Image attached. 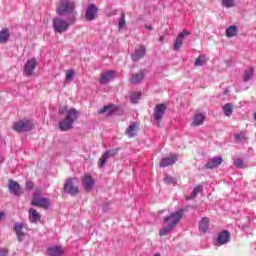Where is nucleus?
Masks as SVG:
<instances>
[{"instance_id": "obj_14", "label": "nucleus", "mask_w": 256, "mask_h": 256, "mask_svg": "<svg viewBox=\"0 0 256 256\" xmlns=\"http://www.w3.org/2000/svg\"><path fill=\"white\" fill-rule=\"evenodd\" d=\"M115 75H117V72L113 70L107 71L106 73L101 75L100 84L107 85L109 81H113V79H115Z\"/></svg>"}, {"instance_id": "obj_1", "label": "nucleus", "mask_w": 256, "mask_h": 256, "mask_svg": "<svg viewBox=\"0 0 256 256\" xmlns=\"http://www.w3.org/2000/svg\"><path fill=\"white\" fill-rule=\"evenodd\" d=\"M56 11L58 15L67 16V21L62 18H54L52 25L56 33H65L69 29V25H73L76 21L77 11H75V3L71 1L62 2Z\"/></svg>"}, {"instance_id": "obj_16", "label": "nucleus", "mask_w": 256, "mask_h": 256, "mask_svg": "<svg viewBox=\"0 0 256 256\" xmlns=\"http://www.w3.org/2000/svg\"><path fill=\"white\" fill-rule=\"evenodd\" d=\"M146 51L147 49L145 46H140L138 49H135L134 53L131 55L132 61L137 62L143 59V57H145Z\"/></svg>"}, {"instance_id": "obj_29", "label": "nucleus", "mask_w": 256, "mask_h": 256, "mask_svg": "<svg viewBox=\"0 0 256 256\" xmlns=\"http://www.w3.org/2000/svg\"><path fill=\"white\" fill-rule=\"evenodd\" d=\"M139 99H141V92H133L130 94V101L134 105H137V103H139Z\"/></svg>"}, {"instance_id": "obj_17", "label": "nucleus", "mask_w": 256, "mask_h": 256, "mask_svg": "<svg viewBox=\"0 0 256 256\" xmlns=\"http://www.w3.org/2000/svg\"><path fill=\"white\" fill-rule=\"evenodd\" d=\"M221 163H223V158L221 156L211 158L205 164V169H215L216 167H219Z\"/></svg>"}, {"instance_id": "obj_38", "label": "nucleus", "mask_w": 256, "mask_h": 256, "mask_svg": "<svg viewBox=\"0 0 256 256\" xmlns=\"http://www.w3.org/2000/svg\"><path fill=\"white\" fill-rule=\"evenodd\" d=\"M222 7H226L227 9L231 7H235V2L233 1H222Z\"/></svg>"}, {"instance_id": "obj_12", "label": "nucleus", "mask_w": 256, "mask_h": 256, "mask_svg": "<svg viewBox=\"0 0 256 256\" xmlns=\"http://www.w3.org/2000/svg\"><path fill=\"white\" fill-rule=\"evenodd\" d=\"M189 35H191V32L187 30H183L181 33L178 34L177 38L174 41V51H179L181 49V45H183V39H185V37H189Z\"/></svg>"}, {"instance_id": "obj_28", "label": "nucleus", "mask_w": 256, "mask_h": 256, "mask_svg": "<svg viewBox=\"0 0 256 256\" xmlns=\"http://www.w3.org/2000/svg\"><path fill=\"white\" fill-rule=\"evenodd\" d=\"M206 63L207 58L205 57V55H201L195 60L194 65L195 67H203V65H205Z\"/></svg>"}, {"instance_id": "obj_37", "label": "nucleus", "mask_w": 256, "mask_h": 256, "mask_svg": "<svg viewBox=\"0 0 256 256\" xmlns=\"http://www.w3.org/2000/svg\"><path fill=\"white\" fill-rule=\"evenodd\" d=\"M73 77H75V70H68L66 72V81H73Z\"/></svg>"}, {"instance_id": "obj_26", "label": "nucleus", "mask_w": 256, "mask_h": 256, "mask_svg": "<svg viewBox=\"0 0 256 256\" xmlns=\"http://www.w3.org/2000/svg\"><path fill=\"white\" fill-rule=\"evenodd\" d=\"M199 229L203 231V233H207V229H209V218L204 217L199 222Z\"/></svg>"}, {"instance_id": "obj_36", "label": "nucleus", "mask_w": 256, "mask_h": 256, "mask_svg": "<svg viewBox=\"0 0 256 256\" xmlns=\"http://www.w3.org/2000/svg\"><path fill=\"white\" fill-rule=\"evenodd\" d=\"M164 182L167 184V185H176L177 184V180L171 176H166L164 178Z\"/></svg>"}, {"instance_id": "obj_19", "label": "nucleus", "mask_w": 256, "mask_h": 256, "mask_svg": "<svg viewBox=\"0 0 256 256\" xmlns=\"http://www.w3.org/2000/svg\"><path fill=\"white\" fill-rule=\"evenodd\" d=\"M65 250L61 246H53L47 249V255L49 256H63Z\"/></svg>"}, {"instance_id": "obj_45", "label": "nucleus", "mask_w": 256, "mask_h": 256, "mask_svg": "<svg viewBox=\"0 0 256 256\" xmlns=\"http://www.w3.org/2000/svg\"><path fill=\"white\" fill-rule=\"evenodd\" d=\"M145 28L148 29V31H151L153 29V27H151V25H145Z\"/></svg>"}, {"instance_id": "obj_20", "label": "nucleus", "mask_w": 256, "mask_h": 256, "mask_svg": "<svg viewBox=\"0 0 256 256\" xmlns=\"http://www.w3.org/2000/svg\"><path fill=\"white\" fill-rule=\"evenodd\" d=\"M29 220L31 223H39L41 221V214L35 208L29 209Z\"/></svg>"}, {"instance_id": "obj_21", "label": "nucleus", "mask_w": 256, "mask_h": 256, "mask_svg": "<svg viewBox=\"0 0 256 256\" xmlns=\"http://www.w3.org/2000/svg\"><path fill=\"white\" fill-rule=\"evenodd\" d=\"M229 237H231L229 231L224 230L218 235L217 241L220 245H226V243H229Z\"/></svg>"}, {"instance_id": "obj_27", "label": "nucleus", "mask_w": 256, "mask_h": 256, "mask_svg": "<svg viewBox=\"0 0 256 256\" xmlns=\"http://www.w3.org/2000/svg\"><path fill=\"white\" fill-rule=\"evenodd\" d=\"M222 109L226 117H231V115H233V104H225Z\"/></svg>"}, {"instance_id": "obj_42", "label": "nucleus", "mask_w": 256, "mask_h": 256, "mask_svg": "<svg viewBox=\"0 0 256 256\" xmlns=\"http://www.w3.org/2000/svg\"><path fill=\"white\" fill-rule=\"evenodd\" d=\"M235 139L236 141H245V135H243L242 133L235 134Z\"/></svg>"}, {"instance_id": "obj_50", "label": "nucleus", "mask_w": 256, "mask_h": 256, "mask_svg": "<svg viewBox=\"0 0 256 256\" xmlns=\"http://www.w3.org/2000/svg\"><path fill=\"white\" fill-rule=\"evenodd\" d=\"M222 1H233V0H222Z\"/></svg>"}, {"instance_id": "obj_46", "label": "nucleus", "mask_w": 256, "mask_h": 256, "mask_svg": "<svg viewBox=\"0 0 256 256\" xmlns=\"http://www.w3.org/2000/svg\"><path fill=\"white\" fill-rule=\"evenodd\" d=\"M3 217H5V213L4 212H0V221H1V219H3Z\"/></svg>"}, {"instance_id": "obj_32", "label": "nucleus", "mask_w": 256, "mask_h": 256, "mask_svg": "<svg viewBox=\"0 0 256 256\" xmlns=\"http://www.w3.org/2000/svg\"><path fill=\"white\" fill-rule=\"evenodd\" d=\"M173 226H170L169 224L167 225V227H164L163 229H161L159 231V235L161 237H165V235H169V233H171L173 231Z\"/></svg>"}, {"instance_id": "obj_33", "label": "nucleus", "mask_w": 256, "mask_h": 256, "mask_svg": "<svg viewBox=\"0 0 256 256\" xmlns=\"http://www.w3.org/2000/svg\"><path fill=\"white\" fill-rule=\"evenodd\" d=\"M113 104L104 106L100 111L99 114L103 115V113H107V115H111L113 113Z\"/></svg>"}, {"instance_id": "obj_44", "label": "nucleus", "mask_w": 256, "mask_h": 256, "mask_svg": "<svg viewBox=\"0 0 256 256\" xmlns=\"http://www.w3.org/2000/svg\"><path fill=\"white\" fill-rule=\"evenodd\" d=\"M159 42L160 43H165V36H160Z\"/></svg>"}, {"instance_id": "obj_4", "label": "nucleus", "mask_w": 256, "mask_h": 256, "mask_svg": "<svg viewBox=\"0 0 256 256\" xmlns=\"http://www.w3.org/2000/svg\"><path fill=\"white\" fill-rule=\"evenodd\" d=\"M64 193L68 195H78L79 194V182L75 178H68L64 183Z\"/></svg>"}, {"instance_id": "obj_49", "label": "nucleus", "mask_w": 256, "mask_h": 256, "mask_svg": "<svg viewBox=\"0 0 256 256\" xmlns=\"http://www.w3.org/2000/svg\"><path fill=\"white\" fill-rule=\"evenodd\" d=\"M154 256H161V254L157 253V254H155Z\"/></svg>"}, {"instance_id": "obj_3", "label": "nucleus", "mask_w": 256, "mask_h": 256, "mask_svg": "<svg viewBox=\"0 0 256 256\" xmlns=\"http://www.w3.org/2000/svg\"><path fill=\"white\" fill-rule=\"evenodd\" d=\"M41 190H36L33 194L31 205L33 207H41L42 209H49L51 207V200L49 198L41 197Z\"/></svg>"}, {"instance_id": "obj_47", "label": "nucleus", "mask_w": 256, "mask_h": 256, "mask_svg": "<svg viewBox=\"0 0 256 256\" xmlns=\"http://www.w3.org/2000/svg\"><path fill=\"white\" fill-rule=\"evenodd\" d=\"M3 161H5V159L3 158V156H0V164L3 163Z\"/></svg>"}, {"instance_id": "obj_15", "label": "nucleus", "mask_w": 256, "mask_h": 256, "mask_svg": "<svg viewBox=\"0 0 256 256\" xmlns=\"http://www.w3.org/2000/svg\"><path fill=\"white\" fill-rule=\"evenodd\" d=\"M82 185L84 189H86V191H91V189L95 187V180H93V177H91V175L86 174L82 179Z\"/></svg>"}, {"instance_id": "obj_5", "label": "nucleus", "mask_w": 256, "mask_h": 256, "mask_svg": "<svg viewBox=\"0 0 256 256\" xmlns=\"http://www.w3.org/2000/svg\"><path fill=\"white\" fill-rule=\"evenodd\" d=\"M13 129L16 133H27L33 129V122L29 119H22L14 123Z\"/></svg>"}, {"instance_id": "obj_24", "label": "nucleus", "mask_w": 256, "mask_h": 256, "mask_svg": "<svg viewBox=\"0 0 256 256\" xmlns=\"http://www.w3.org/2000/svg\"><path fill=\"white\" fill-rule=\"evenodd\" d=\"M9 37H11L9 30L7 28H3L0 31V43H2V44L7 43V41H9Z\"/></svg>"}, {"instance_id": "obj_39", "label": "nucleus", "mask_w": 256, "mask_h": 256, "mask_svg": "<svg viewBox=\"0 0 256 256\" xmlns=\"http://www.w3.org/2000/svg\"><path fill=\"white\" fill-rule=\"evenodd\" d=\"M118 23H119L120 29L125 27V13L123 12L121 13V17L119 18Z\"/></svg>"}, {"instance_id": "obj_30", "label": "nucleus", "mask_w": 256, "mask_h": 256, "mask_svg": "<svg viewBox=\"0 0 256 256\" xmlns=\"http://www.w3.org/2000/svg\"><path fill=\"white\" fill-rule=\"evenodd\" d=\"M137 129H139L137 124L130 125L126 130L128 137H135V131H137Z\"/></svg>"}, {"instance_id": "obj_6", "label": "nucleus", "mask_w": 256, "mask_h": 256, "mask_svg": "<svg viewBox=\"0 0 256 256\" xmlns=\"http://www.w3.org/2000/svg\"><path fill=\"white\" fill-rule=\"evenodd\" d=\"M183 209H179L176 212L170 214V216L164 218V223H168L170 227L174 228L177 227L179 221L183 219Z\"/></svg>"}, {"instance_id": "obj_13", "label": "nucleus", "mask_w": 256, "mask_h": 256, "mask_svg": "<svg viewBox=\"0 0 256 256\" xmlns=\"http://www.w3.org/2000/svg\"><path fill=\"white\" fill-rule=\"evenodd\" d=\"M25 227H27V225L19 222H16L14 225V231L16 233L19 243H23V237H25V233L23 232V229H25Z\"/></svg>"}, {"instance_id": "obj_7", "label": "nucleus", "mask_w": 256, "mask_h": 256, "mask_svg": "<svg viewBox=\"0 0 256 256\" xmlns=\"http://www.w3.org/2000/svg\"><path fill=\"white\" fill-rule=\"evenodd\" d=\"M117 153H119V148L106 150L99 159L98 167H100V169H103V167H105V163H107V160L116 157Z\"/></svg>"}, {"instance_id": "obj_34", "label": "nucleus", "mask_w": 256, "mask_h": 256, "mask_svg": "<svg viewBox=\"0 0 256 256\" xmlns=\"http://www.w3.org/2000/svg\"><path fill=\"white\" fill-rule=\"evenodd\" d=\"M201 191H203V187L202 186H196L193 189L189 199H195V197H197V195H199V193H201Z\"/></svg>"}, {"instance_id": "obj_48", "label": "nucleus", "mask_w": 256, "mask_h": 256, "mask_svg": "<svg viewBox=\"0 0 256 256\" xmlns=\"http://www.w3.org/2000/svg\"><path fill=\"white\" fill-rule=\"evenodd\" d=\"M229 93V90L228 89H225L224 90V95H227Z\"/></svg>"}, {"instance_id": "obj_22", "label": "nucleus", "mask_w": 256, "mask_h": 256, "mask_svg": "<svg viewBox=\"0 0 256 256\" xmlns=\"http://www.w3.org/2000/svg\"><path fill=\"white\" fill-rule=\"evenodd\" d=\"M177 161V155H173L171 157L163 158L160 161V167H169V165H175Z\"/></svg>"}, {"instance_id": "obj_2", "label": "nucleus", "mask_w": 256, "mask_h": 256, "mask_svg": "<svg viewBox=\"0 0 256 256\" xmlns=\"http://www.w3.org/2000/svg\"><path fill=\"white\" fill-rule=\"evenodd\" d=\"M79 119V111L71 108L67 111L66 117L59 122L60 131H70L73 129V123Z\"/></svg>"}, {"instance_id": "obj_10", "label": "nucleus", "mask_w": 256, "mask_h": 256, "mask_svg": "<svg viewBox=\"0 0 256 256\" xmlns=\"http://www.w3.org/2000/svg\"><path fill=\"white\" fill-rule=\"evenodd\" d=\"M165 111H167V105L163 103L156 105L153 113L154 121H157L159 123V121L163 119Z\"/></svg>"}, {"instance_id": "obj_40", "label": "nucleus", "mask_w": 256, "mask_h": 256, "mask_svg": "<svg viewBox=\"0 0 256 256\" xmlns=\"http://www.w3.org/2000/svg\"><path fill=\"white\" fill-rule=\"evenodd\" d=\"M34 187H35V184L33 183V181L28 180V181L26 182V189H27V191L33 190Z\"/></svg>"}, {"instance_id": "obj_18", "label": "nucleus", "mask_w": 256, "mask_h": 256, "mask_svg": "<svg viewBox=\"0 0 256 256\" xmlns=\"http://www.w3.org/2000/svg\"><path fill=\"white\" fill-rule=\"evenodd\" d=\"M143 79H145V72L143 70H140L136 74L132 75V77L130 78V83H132V85H139V83H141Z\"/></svg>"}, {"instance_id": "obj_9", "label": "nucleus", "mask_w": 256, "mask_h": 256, "mask_svg": "<svg viewBox=\"0 0 256 256\" xmlns=\"http://www.w3.org/2000/svg\"><path fill=\"white\" fill-rule=\"evenodd\" d=\"M8 190L12 195H15L16 197H20V195H23L21 185L18 184V182L13 179L8 180Z\"/></svg>"}, {"instance_id": "obj_41", "label": "nucleus", "mask_w": 256, "mask_h": 256, "mask_svg": "<svg viewBox=\"0 0 256 256\" xmlns=\"http://www.w3.org/2000/svg\"><path fill=\"white\" fill-rule=\"evenodd\" d=\"M8 255H9V249L0 248V256H8Z\"/></svg>"}, {"instance_id": "obj_43", "label": "nucleus", "mask_w": 256, "mask_h": 256, "mask_svg": "<svg viewBox=\"0 0 256 256\" xmlns=\"http://www.w3.org/2000/svg\"><path fill=\"white\" fill-rule=\"evenodd\" d=\"M67 111H69L67 110V107H62V108H59L58 113H60V115H65L66 113L67 115Z\"/></svg>"}, {"instance_id": "obj_8", "label": "nucleus", "mask_w": 256, "mask_h": 256, "mask_svg": "<svg viewBox=\"0 0 256 256\" xmlns=\"http://www.w3.org/2000/svg\"><path fill=\"white\" fill-rule=\"evenodd\" d=\"M99 15V7L95 4H88L85 13L86 21H95Z\"/></svg>"}, {"instance_id": "obj_23", "label": "nucleus", "mask_w": 256, "mask_h": 256, "mask_svg": "<svg viewBox=\"0 0 256 256\" xmlns=\"http://www.w3.org/2000/svg\"><path fill=\"white\" fill-rule=\"evenodd\" d=\"M204 121H205V114L198 113L194 116V119L191 125H193V127H199V125H203Z\"/></svg>"}, {"instance_id": "obj_11", "label": "nucleus", "mask_w": 256, "mask_h": 256, "mask_svg": "<svg viewBox=\"0 0 256 256\" xmlns=\"http://www.w3.org/2000/svg\"><path fill=\"white\" fill-rule=\"evenodd\" d=\"M37 65V59L32 58L30 60H27L24 66V75H26L27 77H31V75H33V71L37 69Z\"/></svg>"}, {"instance_id": "obj_25", "label": "nucleus", "mask_w": 256, "mask_h": 256, "mask_svg": "<svg viewBox=\"0 0 256 256\" xmlns=\"http://www.w3.org/2000/svg\"><path fill=\"white\" fill-rule=\"evenodd\" d=\"M238 33L239 29L235 25H232L226 29V37H237Z\"/></svg>"}, {"instance_id": "obj_35", "label": "nucleus", "mask_w": 256, "mask_h": 256, "mask_svg": "<svg viewBox=\"0 0 256 256\" xmlns=\"http://www.w3.org/2000/svg\"><path fill=\"white\" fill-rule=\"evenodd\" d=\"M234 166L238 169H245L247 165H245V162L242 159H235L234 160Z\"/></svg>"}, {"instance_id": "obj_31", "label": "nucleus", "mask_w": 256, "mask_h": 256, "mask_svg": "<svg viewBox=\"0 0 256 256\" xmlns=\"http://www.w3.org/2000/svg\"><path fill=\"white\" fill-rule=\"evenodd\" d=\"M253 73H254V70L252 67L245 70L244 77H243L244 83H247V81H249L251 77H253Z\"/></svg>"}]
</instances>
